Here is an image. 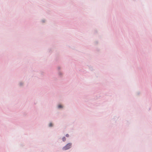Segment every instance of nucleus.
<instances>
[{
  "label": "nucleus",
  "mask_w": 152,
  "mask_h": 152,
  "mask_svg": "<svg viewBox=\"0 0 152 152\" xmlns=\"http://www.w3.org/2000/svg\"><path fill=\"white\" fill-rule=\"evenodd\" d=\"M62 107H63L61 105H59L58 106V107L59 108H62Z\"/></svg>",
  "instance_id": "7ed1b4c3"
},
{
  "label": "nucleus",
  "mask_w": 152,
  "mask_h": 152,
  "mask_svg": "<svg viewBox=\"0 0 152 152\" xmlns=\"http://www.w3.org/2000/svg\"><path fill=\"white\" fill-rule=\"evenodd\" d=\"M49 126L51 127V126H52L53 124L51 123H50L49 124Z\"/></svg>",
  "instance_id": "20e7f679"
},
{
  "label": "nucleus",
  "mask_w": 152,
  "mask_h": 152,
  "mask_svg": "<svg viewBox=\"0 0 152 152\" xmlns=\"http://www.w3.org/2000/svg\"><path fill=\"white\" fill-rule=\"evenodd\" d=\"M62 140H63V141L64 142V141H65L66 140V138L65 137H64L63 138H62Z\"/></svg>",
  "instance_id": "f03ea898"
},
{
  "label": "nucleus",
  "mask_w": 152,
  "mask_h": 152,
  "mask_svg": "<svg viewBox=\"0 0 152 152\" xmlns=\"http://www.w3.org/2000/svg\"><path fill=\"white\" fill-rule=\"evenodd\" d=\"M66 136L67 137H69V134H66Z\"/></svg>",
  "instance_id": "39448f33"
},
{
  "label": "nucleus",
  "mask_w": 152,
  "mask_h": 152,
  "mask_svg": "<svg viewBox=\"0 0 152 152\" xmlns=\"http://www.w3.org/2000/svg\"><path fill=\"white\" fill-rule=\"evenodd\" d=\"M72 145V143H70L67 144L62 149L63 150H66L70 148L71 147Z\"/></svg>",
  "instance_id": "f257e3e1"
}]
</instances>
